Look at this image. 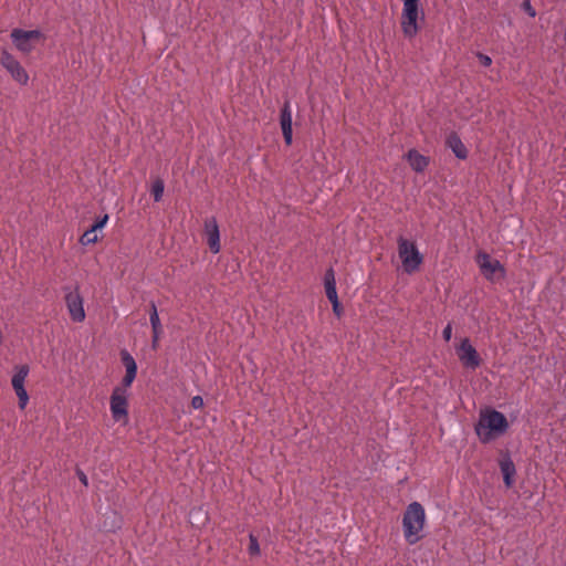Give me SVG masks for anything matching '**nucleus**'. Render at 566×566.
Segmentation results:
<instances>
[{"instance_id":"obj_1","label":"nucleus","mask_w":566,"mask_h":566,"mask_svg":"<svg viewBox=\"0 0 566 566\" xmlns=\"http://www.w3.org/2000/svg\"><path fill=\"white\" fill-rule=\"evenodd\" d=\"M509 422L506 417L497 410L481 412L480 420L475 426V432L483 443H488L496 436L506 431Z\"/></svg>"},{"instance_id":"obj_2","label":"nucleus","mask_w":566,"mask_h":566,"mask_svg":"<svg viewBox=\"0 0 566 566\" xmlns=\"http://www.w3.org/2000/svg\"><path fill=\"white\" fill-rule=\"evenodd\" d=\"M426 520L424 509L419 502L410 503L403 514L402 526L405 538L409 544L417 543Z\"/></svg>"},{"instance_id":"obj_3","label":"nucleus","mask_w":566,"mask_h":566,"mask_svg":"<svg viewBox=\"0 0 566 566\" xmlns=\"http://www.w3.org/2000/svg\"><path fill=\"white\" fill-rule=\"evenodd\" d=\"M398 254L405 272L409 274L417 271L423 261L416 243L405 239L403 237L398 238Z\"/></svg>"},{"instance_id":"obj_4","label":"nucleus","mask_w":566,"mask_h":566,"mask_svg":"<svg viewBox=\"0 0 566 566\" xmlns=\"http://www.w3.org/2000/svg\"><path fill=\"white\" fill-rule=\"evenodd\" d=\"M401 30L406 38L412 39L417 35L419 27V0H402Z\"/></svg>"},{"instance_id":"obj_5","label":"nucleus","mask_w":566,"mask_h":566,"mask_svg":"<svg viewBox=\"0 0 566 566\" xmlns=\"http://www.w3.org/2000/svg\"><path fill=\"white\" fill-rule=\"evenodd\" d=\"M476 262L483 276L491 282H496L505 277L506 271L499 260L492 259L485 252H479Z\"/></svg>"},{"instance_id":"obj_6","label":"nucleus","mask_w":566,"mask_h":566,"mask_svg":"<svg viewBox=\"0 0 566 566\" xmlns=\"http://www.w3.org/2000/svg\"><path fill=\"white\" fill-rule=\"evenodd\" d=\"M10 38L19 51L28 54L34 49V42L43 40L44 35L39 30L25 31L22 29H13Z\"/></svg>"},{"instance_id":"obj_7","label":"nucleus","mask_w":566,"mask_h":566,"mask_svg":"<svg viewBox=\"0 0 566 566\" xmlns=\"http://www.w3.org/2000/svg\"><path fill=\"white\" fill-rule=\"evenodd\" d=\"M109 407L112 412V418L114 421L119 422L124 421L125 423L128 420V400L126 390L123 387H115L111 395Z\"/></svg>"},{"instance_id":"obj_8","label":"nucleus","mask_w":566,"mask_h":566,"mask_svg":"<svg viewBox=\"0 0 566 566\" xmlns=\"http://www.w3.org/2000/svg\"><path fill=\"white\" fill-rule=\"evenodd\" d=\"M457 356L463 367L475 370L481 366L482 359L469 338H463L455 348Z\"/></svg>"},{"instance_id":"obj_9","label":"nucleus","mask_w":566,"mask_h":566,"mask_svg":"<svg viewBox=\"0 0 566 566\" xmlns=\"http://www.w3.org/2000/svg\"><path fill=\"white\" fill-rule=\"evenodd\" d=\"M1 65L11 74L12 78L21 85H27L29 75L20 62L8 51H2L0 56Z\"/></svg>"},{"instance_id":"obj_10","label":"nucleus","mask_w":566,"mask_h":566,"mask_svg":"<svg viewBox=\"0 0 566 566\" xmlns=\"http://www.w3.org/2000/svg\"><path fill=\"white\" fill-rule=\"evenodd\" d=\"M28 374H29V367L27 365H22L19 367V369L13 375L12 380H11L12 387L19 398V407L21 409H24L29 401V396L24 388V380H25Z\"/></svg>"},{"instance_id":"obj_11","label":"nucleus","mask_w":566,"mask_h":566,"mask_svg":"<svg viewBox=\"0 0 566 566\" xmlns=\"http://www.w3.org/2000/svg\"><path fill=\"white\" fill-rule=\"evenodd\" d=\"M205 235L210 251L214 254L219 253L221 250L220 231L214 217L205 220Z\"/></svg>"},{"instance_id":"obj_12","label":"nucleus","mask_w":566,"mask_h":566,"mask_svg":"<svg viewBox=\"0 0 566 566\" xmlns=\"http://www.w3.org/2000/svg\"><path fill=\"white\" fill-rule=\"evenodd\" d=\"M66 306L71 318L74 322H82L85 318L83 300L77 292H70L65 295Z\"/></svg>"},{"instance_id":"obj_13","label":"nucleus","mask_w":566,"mask_h":566,"mask_svg":"<svg viewBox=\"0 0 566 566\" xmlns=\"http://www.w3.org/2000/svg\"><path fill=\"white\" fill-rule=\"evenodd\" d=\"M120 358L123 365L126 368V374L122 379V385L119 387H123L126 390L128 387L132 386L133 381L136 378L137 365L134 357L125 349L120 352Z\"/></svg>"},{"instance_id":"obj_14","label":"nucleus","mask_w":566,"mask_h":566,"mask_svg":"<svg viewBox=\"0 0 566 566\" xmlns=\"http://www.w3.org/2000/svg\"><path fill=\"white\" fill-rule=\"evenodd\" d=\"M280 124L283 133L284 142L287 146L292 144L293 130H292V112L290 102L286 101L281 109Z\"/></svg>"},{"instance_id":"obj_15","label":"nucleus","mask_w":566,"mask_h":566,"mask_svg":"<svg viewBox=\"0 0 566 566\" xmlns=\"http://www.w3.org/2000/svg\"><path fill=\"white\" fill-rule=\"evenodd\" d=\"M447 146L452 149L453 154L459 159H467L468 148L462 143L461 138L457 133H451L447 137Z\"/></svg>"},{"instance_id":"obj_16","label":"nucleus","mask_w":566,"mask_h":566,"mask_svg":"<svg viewBox=\"0 0 566 566\" xmlns=\"http://www.w3.org/2000/svg\"><path fill=\"white\" fill-rule=\"evenodd\" d=\"M407 160L411 168L417 172H422L429 165V158L421 155L416 149H410L407 154Z\"/></svg>"},{"instance_id":"obj_17","label":"nucleus","mask_w":566,"mask_h":566,"mask_svg":"<svg viewBox=\"0 0 566 566\" xmlns=\"http://www.w3.org/2000/svg\"><path fill=\"white\" fill-rule=\"evenodd\" d=\"M500 469L503 474V480L506 488H511L514 484V475L516 473L514 462L507 455L500 461Z\"/></svg>"},{"instance_id":"obj_18","label":"nucleus","mask_w":566,"mask_h":566,"mask_svg":"<svg viewBox=\"0 0 566 566\" xmlns=\"http://www.w3.org/2000/svg\"><path fill=\"white\" fill-rule=\"evenodd\" d=\"M324 284L326 296L329 302L338 300L334 270L331 268L325 272Z\"/></svg>"},{"instance_id":"obj_19","label":"nucleus","mask_w":566,"mask_h":566,"mask_svg":"<svg viewBox=\"0 0 566 566\" xmlns=\"http://www.w3.org/2000/svg\"><path fill=\"white\" fill-rule=\"evenodd\" d=\"M149 321L153 332H163V326L158 316L157 307L154 302H150Z\"/></svg>"},{"instance_id":"obj_20","label":"nucleus","mask_w":566,"mask_h":566,"mask_svg":"<svg viewBox=\"0 0 566 566\" xmlns=\"http://www.w3.org/2000/svg\"><path fill=\"white\" fill-rule=\"evenodd\" d=\"M165 190V184L164 180L160 178H157L151 186V195L154 197V200L156 202L160 201L164 195Z\"/></svg>"},{"instance_id":"obj_21","label":"nucleus","mask_w":566,"mask_h":566,"mask_svg":"<svg viewBox=\"0 0 566 566\" xmlns=\"http://www.w3.org/2000/svg\"><path fill=\"white\" fill-rule=\"evenodd\" d=\"M248 553L251 557H258L261 554L258 537L253 533L249 535Z\"/></svg>"},{"instance_id":"obj_22","label":"nucleus","mask_w":566,"mask_h":566,"mask_svg":"<svg viewBox=\"0 0 566 566\" xmlns=\"http://www.w3.org/2000/svg\"><path fill=\"white\" fill-rule=\"evenodd\" d=\"M97 240H98V238H97V234H96V230H93V228L91 227L80 238V243L83 244V245H88V244L96 243Z\"/></svg>"},{"instance_id":"obj_23","label":"nucleus","mask_w":566,"mask_h":566,"mask_svg":"<svg viewBox=\"0 0 566 566\" xmlns=\"http://www.w3.org/2000/svg\"><path fill=\"white\" fill-rule=\"evenodd\" d=\"M108 220V214H104L102 218L97 219L91 227L93 230H99L102 229Z\"/></svg>"},{"instance_id":"obj_24","label":"nucleus","mask_w":566,"mask_h":566,"mask_svg":"<svg viewBox=\"0 0 566 566\" xmlns=\"http://www.w3.org/2000/svg\"><path fill=\"white\" fill-rule=\"evenodd\" d=\"M476 56L483 66L488 67L492 64V59L489 55L479 52Z\"/></svg>"},{"instance_id":"obj_25","label":"nucleus","mask_w":566,"mask_h":566,"mask_svg":"<svg viewBox=\"0 0 566 566\" xmlns=\"http://www.w3.org/2000/svg\"><path fill=\"white\" fill-rule=\"evenodd\" d=\"M452 336V325L448 323V325L442 331V337L446 342H450Z\"/></svg>"},{"instance_id":"obj_26","label":"nucleus","mask_w":566,"mask_h":566,"mask_svg":"<svg viewBox=\"0 0 566 566\" xmlns=\"http://www.w3.org/2000/svg\"><path fill=\"white\" fill-rule=\"evenodd\" d=\"M191 407L193 409H200L203 407V399L201 396H195L191 399Z\"/></svg>"},{"instance_id":"obj_27","label":"nucleus","mask_w":566,"mask_h":566,"mask_svg":"<svg viewBox=\"0 0 566 566\" xmlns=\"http://www.w3.org/2000/svg\"><path fill=\"white\" fill-rule=\"evenodd\" d=\"M331 303H332V305H333V312L335 313V315H336L337 317H340V315L343 314V307H342V305H340L339 301H338V300H336V301H333V302H331Z\"/></svg>"},{"instance_id":"obj_28","label":"nucleus","mask_w":566,"mask_h":566,"mask_svg":"<svg viewBox=\"0 0 566 566\" xmlns=\"http://www.w3.org/2000/svg\"><path fill=\"white\" fill-rule=\"evenodd\" d=\"M76 473H77V476H78L80 481H81L85 486H87L88 481H87V476H86V474H85L82 470H77V471H76Z\"/></svg>"},{"instance_id":"obj_29","label":"nucleus","mask_w":566,"mask_h":566,"mask_svg":"<svg viewBox=\"0 0 566 566\" xmlns=\"http://www.w3.org/2000/svg\"><path fill=\"white\" fill-rule=\"evenodd\" d=\"M160 334L161 332H153V348L157 347Z\"/></svg>"},{"instance_id":"obj_30","label":"nucleus","mask_w":566,"mask_h":566,"mask_svg":"<svg viewBox=\"0 0 566 566\" xmlns=\"http://www.w3.org/2000/svg\"><path fill=\"white\" fill-rule=\"evenodd\" d=\"M524 7H525V9L527 10V12H528V14H530L531 17H534V15H535V11L532 9V7H531V4H530V2H528V1H526V2L524 3Z\"/></svg>"}]
</instances>
